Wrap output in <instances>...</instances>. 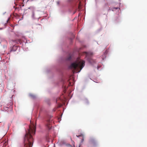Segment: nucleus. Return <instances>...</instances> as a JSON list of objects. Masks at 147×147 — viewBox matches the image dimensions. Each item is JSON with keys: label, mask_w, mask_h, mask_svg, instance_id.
<instances>
[{"label": "nucleus", "mask_w": 147, "mask_h": 147, "mask_svg": "<svg viewBox=\"0 0 147 147\" xmlns=\"http://www.w3.org/2000/svg\"><path fill=\"white\" fill-rule=\"evenodd\" d=\"M35 126L32 124L29 126V128L26 131V134L24 138V147H32L33 139L32 135L35 134Z\"/></svg>", "instance_id": "f257e3e1"}, {"label": "nucleus", "mask_w": 147, "mask_h": 147, "mask_svg": "<svg viewBox=\"0 0 147 147\" xmlns=\"http://www.w3.org/2000/svg\"><path fill=\"white\" fill-rule=\"evenodd\" d=\"M85 61H81L72 63L70 68L73 69V73L79 72L84 66Z\"/></svg>", "instance_id": "f03ea898"}, {"label": "nucleus", "mask_w": 147, "mask_h": 147, "mask_svg": "<svg viewBox=\"0 0 147 147\" xmlns=\"http://www.w3.org/2000/svg\"><path fill=\"white\" fill-rule=\"evenodd\" d=\"M84 53L86 54V57L88 59H89L91 56L93 55V53L92 52H85Z\"/></svg>", "instance_id": "7ed1b4c3"}, {"label": "nucleus", "mask_w": 147, "mask_h": 147, "mask_svg": "<svg viewBox=\"0 0 147 147\" xmlns=\"http://www.w3.org/2000/svg\"><path fill=\"white\" fill-rule=\"evenodd\" d=\"M77 1L78 2L77 3V5L78 6V11H79L81 9V2L80 1H79V0H77Z\"/></svg>", "instance_id": "20e7f679"}, {"label": "nucleus", "mask_w": 147, "mask_h": 147, "mask_svg": "<svg viewBox=\"0 0 147 147\" xmlns=\"http://www.w3.org/2000/svg\"><path fill=\"white\" fill-rule=\"evenodd\" d=\"M46 126L48 129L49 130L51 129V122L50 120L47 121Z\"/></svg>", "instance_id": "39448f33"}, {"label": "nucleus", "mask_w": 147, "mask_h": 147, "mask_svg": "<svg viewBox=\"0 0 147 147\" xmlns=\"http://www.w3.org/2000/svg\"><path fill=\"white\" fill-rule=\"evenodd\" d=\"M7 88L8 89L10 90H12L13 88V85L9 84L7 86Z\"/></svg>", "instance_id": "423d86ee"}, {"label": "nucleus", "mask_w": 147, "mask_h": 147, "mask_svg": "<svg viewBox=\"0 0 147 147\" xmlns=\"http://www.w3.org/2000/svg\"><path fill=\"white\" fill-rule=\"evenodd\" d=\"M15 12L16 11L14 12L13 13V16L14 17H16L18 18V14L17 13H16V12Z\"/></svg>", "instance_id": "0eeeda50"}, {"label": "nucleus", "mask_w": 147, "mask_h": 147, "mask_svg": "<svg viewBox=\"0 0 147 147\" xmlns=\"http://www.w3.org/2000/svg\"><path fill=\"white\" fill-rule=\"evenodd\" d=\"M118 8V7H114L113 8L112 10L113 11H114L115 10V9H117Z\"/></svg>", "instance_id": "6e6552de"}, {"label": "nucleus", "mask_w": 147, "mask_h": 147, "mask_svg": "<svg viewBox=\"0 0 147 147\" xmlns=\"http://www.w3.org/2000/svg\"><path fill=\"white\" fill-rule=\"evenodd\" d=\"M19 0V2L20 1V3H22V1H24V0Z\"/></svg>", "instance_id": "1a4fd4ad"}, {"label": "nucleus", "mask_w": 147, "mask_h": 147, "mask_svg": "<svg viewBox=\"0 0 147 147\" xmlns=\"http://www.w3.org/2000/svg\"><path fill=\"white\" fill-rule=\"evenodd\" d=\"M9 20V18H8V19L7 20H6V23H5V24H6L7 23L8 21Z\"/></svg>", "instance_id": "9d476101"}, {"label": "nucleus", "mask_w": 147, "mask_h": 147, "mask_svg": "<svg viewBox=\"0 0 147 147\" xmlns=\"http://www.w3.org/2000/svg\"><path fill=\"white\" fill-rule=\"evenodd\" d=\"M71 59V57H69L67 59V60H70Z\"/></svg>", "instance_id": "9b49d317"}, {"label": "nucleus", "mask_w": 147, "mask_h": 147, "mask_svg": "<svg viewBox=\"0 0 147 147\" xmlns=\"http://www.w3.org/2000/svg\"><path fill=\"white\" fill-rule=\"evenodd\" d=\"M13 104V103L11 102H10V105H11V106Z\"/></svg>", "instance_id": "f8f14e48"}, {"label": "nucleus", "mask_w": 147, "mask_h": 147, "mask_svg": "<svg viewBox=\"0 0 147 147\" xmlns=\"http://www.w3.org/2000/svg\"><path fill=\"white\" fill-rule=\"evenodd\" d=\"M81 136V135H79V136H77V135H76V136L78 137H79L80 136Z\"/></svg>", "instance_id": "ddd939ff"}, {"label": "nucleus", "mask_w": 147, "mask_h": 147, "mask_svg": "<svg viewBox=\"0 0 147 147\" xmlns=\"http://www.w3.org/2000/svg\"><path fill=\"white\" fill-rule=\"evenodd\" d=\"M16 47V46H14L13 47V49H14V48H15Z\"/></svg>", "instance_id": "4468645a"}, {"label": "nucleus", "mask_w": 147, "mask_h": 147, "mask_svg": "<svg viewBox=\"0 0 147 147\" xmlns=\"http://www.w3.org/2000/svg\"><path fill=\"white\" fill-rule=\"evenodd\" d=\"M83 141H84V139H82V140H81V142H83Z\"/></svg>", "instance_id": "2eb2a0df"}, {"label": "nucleus", "mask_w": 147, "mask_h": 147, "mask_svg": "<svg viewBox=\"0 0 147 147\" xmlns=\"http://www.w3.org/2000/svg\"><path fill=\"white\" fill-rule=\"evenodd\" d=\"M107 5H108V4H105V6H107Z\"/></svg>", "instance_id": "dca6fc26"}, {"label": "nucleus", "mask_w": 147, "mask_h": 147, "mask_svg": "<svg viewBox=\"0 0 147 147\" xmlns=\"http://www.w3.org/2000/svg\"><path fill=\"white\" fill-rule=\"evenodd\" d=\"M12 26L13 27V29H14V27H15V26L13 25H12Z\"/></svg>", "instance_id": "f3484780"}, {"label": "nucleus", "mask_w": 147, "mask_h": 147, "mask_svg": "<svg viewBox=\"0 0 147 147\" xmlns=\"http://www.w3.org/2000/svg\"><path fill=\"white\" fill-rule=\"evenodd\" d=\"M23 16H22V19H20V20H19V21L20 20H22V19H23Z\"/></svg>", "instance_id": "a211bd4d"}, {"label": "nucleus", "mask_w": 147, "mask_h": 147, "mask_svg": "<svg viewBox=\"0 0 147 147\" xmlns=\"http://www.w3.org/2000/svg\"><path fill=\"white\" fill-rule=\"evenodd\" d=\"M19 43H20V40L19 39Z\"/></svg>", "instance_id": "6ab92c4d"}, {"label": "nucleus", "mask_w": 147, "mask_h": 147, "mask_svg": "<svg viewBox=\"0 0 147 147\" xmlns=\"http://www.w3.org/2000/svg\"><path fill=\"white\" fill-rule=\"evenodd\" d=\"M1 122L0 121V123H1Z\"/></svg>", "instance_id": "aec40b11"}, {"label": "nucleus", "mask_w": 147, "mask_h": 147, "mask_svg": "<svg viewBox=\"0 0 147 147\" xmlns=\"http://www.w3.org/2000/svg\"><path fill=\"white\" fill-rule=\"evenodd\" d=\"M1 122L0 121V123H1Z\"/></svg>", "instance_id": "412c9836"}]
</instances>
